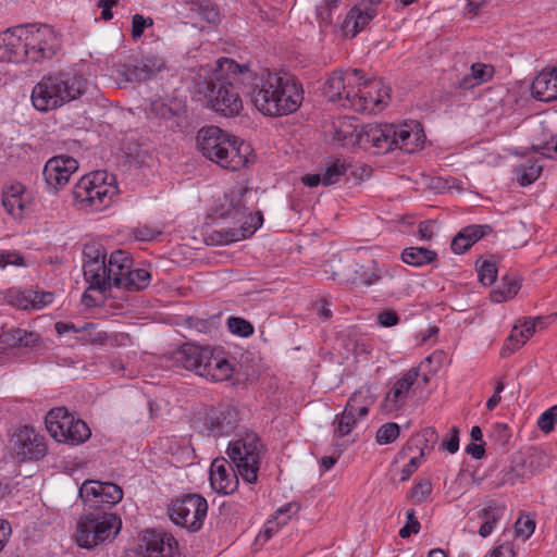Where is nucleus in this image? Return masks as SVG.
<instances>
[{
  "mask_svg": "<svg viewBox=\"0 0 557 557\" xmlns=\"http://www.w3.org/2000/svg\"><path fill=\"white\" fill-rule=\"evenodd\" d=\"M139 552L145 557H177L178 544L172 534L148 529L139 535Z\"/></svg>",
  "mask_w": 557,
  "mask_h": 557,
  "instance_id": "obj_17",
  "label": "nucleus"
},
{
  "mask_svg": "<svg viewBox=\"0 0 557 557\" xmlns=\"http://www.w3.org/2000/svg\"><path fill=\"white\" fill-rule=\"evenodd\" d=\"M122 521L104 507L88 509L77 522L76 543L90 549L106 541H112L120 532Z\"/></svg>",
  "mask_w": 557,
  "mask_h": 557,
  "instance_id": "obj_7",
  "label": "nucleus"
},
{
  "mask_svg": "<svg viewBox=\"0 0 557 557\" xmlns=\"http://www.w3.org/2000/svg\"><path fill=\"white\" fill-rule=\"evenodd\" d=\"M9 264L16 265V267H24L25 265L24 257L21 256L16 251L1 252L0 253V268L3 269Z\"/></svg>",
  "mask_w": 557,
  "mask_h": 557,
  "instance_id": "obj_56",
  "label": "nucleus"
},
{
  "mask_svg": "<svg viewBox=\"0 0 557 557\" xmlns=\"http://www.w3.org/2000/svg\"><path fill=\"white\" fill-rule=\"evenodd\" d=\"M114 181V176L106 171L89 173L74 186L73 197L83 208L101 211L110 206L117 194V188L113 185Z\"/></svg>",
  "mask_w": 557,
  "mask_h": 557,
  "instance_id": "obj_8",
  "label": "nucleus"
},
{
  "mask_svg": "<svg viewBox=\"0 0 557 557\" xmlns=\"http://www.w3.org/2000/svg\"><path fill=\"white\" fill-rule=\"evenodd\" d=\"M419 372L417 369L408 370L391 388L385 396L383 408L386 411H394L401 408L408 397L409 391L417 381Z\"/></svg>",
  "mask_w": 557,
  "mask_h": 557,
  "instance_id": "obj_23",
  "label": "nucleus"
},
{
  "mask_svg": "<svg viewBox=\"0 0 557 557\" xmlns=\"http://www.w3.org/2000/svg\"><path fill=\"white\" fill-rule=\"evenodd\" d=\"M114 76L119 84L143 82L144 75L138 74L136 65H119L114 71Z\"/></svg>",
  "mask_w": 557,
  "mask_h": 557,
  "instance_id": "obj_43",
  "label": "nucleus"
},
{
  "mask_svg": "<svg viewBox=\"0 0 557 557\" xmlns=\"http://www.w3.org/2000/svg\"><path fill=\"white\" fill-rule=\"evenodd\" d=\"M451 436L442 443V447L450 454H455L459 448V430L457 426L451 428Z\"/></svg>",
  "mask_w": 557,
  "mask_h": 557,
  "instance_id": "obj_59",
  "label": "nucleus"
},
{
  "mask_svg": "<svg viewBox=\"0 0 557 557\" xmlns=\"http://www.w3.org/2000/svg\"><path fill=\"white\" fill-rule=\"evenodd\" d=\"M436 252L423 247H409L401 253L405 263L414 267H421L433 262L436 259Z\"/></svg>",
  "mask_w": 557,
  "mask_h": 557,
  "instance_id": "obj_36",
  "label": "nucleus"
},
{
  "mask_svg": "<svg viewBox=\"0 0 557 557\" xmlns=\"http://www.w3.org/2000/svg\"><path fill=\"white\" fill-rule=\"evenodd\" d=\"M490 557H515V553L510 545L502 544L494 548Z\"/></svg>",
  "mask_w": 557,
  "mask_h": 557,
  "instance_id": "obj_63",
  "label": "nucleus"
},
{
  "mask_svg": "<svg viewBox=\"0 0 557 557\" xmlns=\"http://www.w3.org/2000/svg\"><path fill=\"white\" fill-rule=\"evenodd\" d=\"M170 518L180 527L191 532L200 530L208 511L206 498L198 494H187L176 499L171 508Z\"/></svg>",
  "mask_w": 557,
  "mask_h": 557,
  "instance_id": "obj_12",
  "label": "nucleus"
},
{
  "mask_svg": "<svg viewBox=\"0 0 557 557\" xmlns=\"http://www.w3.org/2000/svg\"><path fill=\"white\" fill-rule=\"evenodd\" d=\"M358 414L349 407L345 406L343 412L337 414L334 419V434L337 437H344L348 435L356 426L358 421Z\"/></svg>",
  "mask_w": 557,
  "mask_h": 557,
  "instance_id": "obj_38",
  "label": "nucleus"
},
{
  "mask_svg": "<svg viewBox=\"0 0 557 557\" xmlns=\"http://www.w3.org/2000/svg\"><path fill=\"white\" fill-rule=\"evenodd\" d=\"M348 164L345 163L344 160L335 159L327 163L323 174H322V184L324 186H330L337 183L342 176H344L347 172Z\"/></svg>",
  "mask_w": 557,
  "mask_h": 557,
  "instance_id": "obj_42",
  "label": "nucleus"
},
{
  "mask_svg": "<svg viewBox=\"0 0 557 557\" xmlns=\"http://www.w3.org/2000/svg\"><path fill=\"white\" fill-rule=\"evenodd\" d=\"M22 36L17 30L8 28L0 33V60H22Z\"/></svg>",
  "mask_w": 557,
  "mask_h": 557,
  "instance_id": "obj_30",
  "label": "nucleus"
},
{
  "mask_svg": "<svg viewBox=\"0 0 557 557\" xmlns=\"http://www.w3.org/2000/svg\"><path fill=\"white\" fill-rule=\"evenodd\" d=\"M85 89L84 79L72 73H58L44 76L32 91V102L36 110L46 112L77 99Z\"/></svg>",
  "mask_w": 557,
  "mask_h": 557,
  "instance_id": "obj_5",
  "label": "nucleus"
},
{
  "mask_svg": "<svg viewBox=\"0 0 557 557\" xmlns=\"http://www.w3.org/2000/svg\"><path fill=\"white\" fill-rule=\"evenodd\" d=\"M478 275L483 285L491 286L497 277L496 264L492 261H484L478 270Z\"/></svg>",
  "mask_w": 557,
  "mask_h": 557,
  "instance_id": "obj_47",
  "label": "nucleus"
},
{
  "mask_svg": "<svg viewBox=\"0 0 557 557\" xmlns=\"http://www.w3.org/2000/svg\"><path fill=\"white\" fill-rule=\"evenodd\" d=\"M392 131L393 124L370 123L363 126L360 140L375 147L377 152L386 153L393 150Z\"/></svg>",
  "mask_w": 557,
  "mask_h": 557,
  "instance_id": "obj_26",
  "label": "nucleus"
},
{
  "mask_svg": "<svg viewBox=\"0 0 557 557\" xmlns=\"http://www.w3.org/2000/svg\"><path fill=\"white\" fill-rule=\"evenodd\" d=\"M151 275L146 269H132L125 276V284L121 288L128 292H139L150 284Z\"/></svg>",
  "mask_w": 557,
  "mask_h": 557,
  "instance_id": "obj_37",
  "label": "nucleus"
},
{
  "mask_svg": "<svg viewBox=\"0 0 557 557\" xmlns=\"http://www.w3.org/2000/svg\"><path fill=\"white\" fill-rule=\"evenodd\" d=\"M10 444L18 462L39 460L45 457L47 450L44 436L28 426L15 432Z\"/></svg>",
  "mask_w": 557,
  "mask_h": 557,
  "instance_id": "obj_15",
  "label": "nucleus"
},
{
  "mask_svg": "<svg viewBox=\"0 0 557 557\" xmlns=\"http://www.w3.org/2000/svg\"><path fill=\"white\" fill-rule=\"evenodd\" d=\"M78 493L88 509L104 507L107 510L111 511V508L123 498V490L121 486L111 482L95 480L85 481L79 487Z\"/></svg>",
  "mask_w": 557,
  "mask_h": 557,
  "instance_id": "obj_14",
  "label": "nucleus"
},
{
  "mask_svg": "<svg viewBox=\"0 0 557 557\" xmlns=\"http://www.w3.org/2000/svg\"><path fill=\"white\" fill-rule=\"evenodd\" d=\"M78 169L77 161L69 156L53 157L46 163L42 174L47 184L54 189L67 184L71 175Z\"/></svg>",
  "mask_w": 557,
  "mask_h": 557,
  "instance_id": "obj_20",
  "label": "nucleus"
},
{
  "mask_svg": "<svg viewBox=\"0 0 557 557\" xmlns=\"http://www.w3.org/2000/svg\"><path fill=\"white\" fill-rule=\"evenodd\" d=\"M227 325L233 334L242 337H248L253 333L252 324L239 317H231L227 320Z\"/></svg>",
  "mask_w": 557,
  "mask_h": 557,
  "instance_id": "obj_45",
  "label": "nucleus"
},
{
  "mask_svg": "<svg viewBox=\"0 0 557 557\" xmlns=\"http://www.w3.org/2000/svg\"><path fill=\"white\" fill-rule=\"evenodd\" d=\"M375 15L376 10L372 7H367L364 9L354 7L350 9L342 24V29L345 36L354 38L358 33L366 28Z\"/></svg>",
  "mask_w": 557,
  "mask_h": 557,
  "instance_id": "obj_27",
  "label": "nucleus"
},
{
  "mask_svg": "<svg viewBox=\"0 0 557 557\" xmlns=\"http://www.w3.org/2000/svg\"><path fill=\"white\" fill-rule=\"evenodd\" d=\"M45 422L50 435L59 443L79 445L91 435L86 422L70 413L64 407L51 409Z\"/></svg>",
  "mask_w": 557,
  "mask_h": 557,
  "instance_id": "obj_10",
  "label": "nucleus"
},
{
  "mask_svg": "<svg viewBox=\"0 0 557 557\" xmlns=\"http://www.w3.org/2000/svg\"><path fill=\"white\" fill-rule=\"evenodd\" d=\"M389 98V87L384 86L379 81L361 79L358 83L356 95L351 97L347 94L346 104L356 112L374 113L382 110V106L386 103L385 99Z\"/></svg>",
  "mask_w": 557,
  "mask_h": 557,
  "instance_id": "obj_13",
  "label": "nucleus"
},
{
  "mask_svg": "<svg viewBox=\"0 0 557 557\" xmlns=\"http://www.w3.org/2000/svg\"><path fill=\"white\" fill-rule=\"evenodd\" d=\"M261 447L260 438L253 432H246L228 444L227 456L246 483L257 482Z\"/></svg>",
  "mask_w": 557,
  "mask_h": 557,
  "instance_id": "obj_9",
  "label": "nucleus"
},
{
  "mask_svg": "<svg viewBox=\"0 0 557 557\" xmlns=\"http://www.w3.org/2000/svg\"><path fill=\"white\" fill-rule=\"evenodd\" d=\"M399 436V426L397 423L388 422L380 426L376 432V442L385 445L394 442Z\"/></svg>",
  "mask_w": 557,
  "mask_h": 557,
  "instance_id": "obj_44",
  "label": "nucleus"
},
{
  "mask_svg": "<svg viewBox=\"0 0 557 557\" xmlns=\"http://www.w3.org/2000/svg\"><path fill=\"white\" fill-rule=\"evenodd\" d=\"M15 30L22 36V58L32 62H39L52 58L59 48V38L47 25L17 26Z\"/></svg>",
  "mask_w": 557,
  "mask_h": 557,
  "instance_id": "obj_11",
  "label": "nucleus"
},
{
  "mask_svg": "<svg viewBox=\"0 0 557 557\" xmlns=\"http://www.w3.org/2000/svg\"><path fill=\"white\" fill-rule=\"evenodd\" d=\"M347 273L343 275V281L352 285L371 286L382 278V273L377 263L373 259L364 263L350 261L346 263Z\"/></svg>",
  "mask_w": 557,
  "mask_h": 557,
  "instance_id": "obj_22",
  "label": "nucleus"
},
{
  "mask_svg": "<svg viewBox=\"0 0 557 557\" xmlns=\"http://www.w3.org/2000/svg\"><path fill=\"white\" fill-rule=\"evenodd\" d=\"M407 523L399 530V536L403 539L409 537L411 534H417L420 531V522L416 517L413 509L407 511Z\"/></svg>",
  "mask_w": 557,
  "mask_h": 557,
  "instance_id": "obj_52",
  "label": "nucleus"
},
{
  "mask_svg": "<svg viewBox=\"0 0 557 557\" xmlns=\"http://www.w3.org/2000/svg\"><path fill=\"white\" fill-rule=\"evenodd\" d=\"M532 96L540 101L557 100V66L543 69L531 85Z\"/></svg>",
  "mask_w": 557,
  "mask_h": 557,
  "instance_id": "obj_25",
  "label": "nucleus"
},
{
  "mask_svg": "<svg viewBox=\"0 0 557 557\" xmlns=\"http://www.w3.org/2000/svg\"><path fill=\"white\" fill-rule=\"evenodd\" d=\"M525 343L527 341L523 337L519 336L518 329L517 326H515L502 348V357H508L509 355L521 348Z\"/></svg>",
  "mask_w": 557,
  "mask_h": 557,
  "instance_id": "obj_46",
  "label": "nucleus"
},
{
  "mask_svg": "<svg viewBox=\"0 0 557 557\" xmlns=\"http://www.w3.org/2000/svg\"><path fill=\"white\" fill-rule=\"evenodd\" d=\"M239 473L231 460L215 458L210 467V484L212 488L225 495L234 493L238 487Z\"/></svg>",
  "mask_w": 557,
  "mask_h": 557,
  "instance_id": "obj_19",
  "label": "nucleus"
},
{
  "mask_svg": "<svg viewBox=\"0 0 557 557\" xmlns=\"http://www.w3.org/2000/svg\"><path fill=\"white\" fill-rule=\"evenodd\" d=\"M247 188H235L226 193L215 205L213 214L222 220H230L234 226L213 230L206 240L211 245H230L252 235L262 223V215L247 213Z\"/></svg>",
  "mask_w": 557,
  "mask_h": 557,
  "instance_id": "obj_3",
  "label": "nucleus"
},
{
  "mask_svg": "<svg viewBox=\"0 0 557 557\" xmlns=\"http://www.w3.org/2000/svg\"><path fill=\"white\" fill-rule=\"evenodd\" d=\"M3 342L9 344L10 346H18L22 347L23 336H25V330L23 329H13L5 333H3Z\"/></svg>",
  "mask_w": 557,
  "mask_h": 557,
  "instance_id": "obj_57",
  "label": "nucleus"
},
{
  "mask_svg": "<svg viewBox=\"0 0 557 557\" xmlns=\"http://www.w3.org/2000/svg\"><path fill=\"white\" fill-rule=\"evenodd\" d=\"M542 165L537 160L528 159L517 169L518 182L521 186H528L535 182L542 173Z\"/></svg>",
  "mask_w": 557,
  "mask_h": 557,
  "instance_id": "obj_41",
  "label": "nucleus"
},
{
  "mask_svg": "<svg viewBox=\"0 0 557 557\" xmlns=\"http://www.w3.org/2000/svg\"><path fill=\"white\" fill-rule=\"evenodd\" d=\"M418 234L421 239L430 240L433 237V228L431 221H423L419 224Z\"/></svg>",
  "mask_w": 557,
  "mask_h": 557,
  "instance_id": "obj_62",
  "label": "nucleus"
},
{
  "mask_svg": "<svg viewBox=\"0 0 557 557\" xmlns=\"http://www.w3.org/2000/svg\"><path fill=\"white\" fill-rule=\"evenodd\" d=\"M521 284L519 280L513 276L505 275L502 278V285L493 289L490 298L493 302H503L512 299L519 292Z\"/></svg>",
  "mask_w": 557,
  "mask_h": 557,
  "instance_id": "obj_35",
  "label": "nucleus"
},
{
  "mask_svg": "<svg viewBox=\"0 0 557 557\" xmlns=\"http://www.w3.org/2000/svg\"><path fill=\"white\" fill-rule=\"evenodd\" d=\"M467 454L471 455L474 459H481L484 454L485 449L482 444L476 443H470L466 446Z\"/></svg>",
  "mask_w": 557,
  "mask_h": 557,
  "instance_id": "obj_64",
  "label": "nucleus"
},
{
  "mask_svg": "<svg viewBox=\"0 0 557 557\" xmlns=\"http://www.w3.org/2000/svg\"><path fill=\"white\" fill-rule=\"evenodd\" d=\"M398 321V314L393 310H384L377 314L379 324L385 327L394 326Z\"/></svg>",
  "mask_w": 557,
  "mask_h": 557,
  "instance_id": "obj_58",
  "label": "nucleus"
},
{
  "mask_svg": "<svg viewBox=\"0 0 557 557\" xmlns=\"http://www.w3.org/2000/svg\"><path fill=\"white\" fill-rule=\"evenodd\" d=\"M516 535L529 539L535 530V521L531 518H519L515 524Z\"/></svg>",
  "mask_w": 557,
  "mask_h": 557,
  "instance_id": "obj_54",
  "label": "nucleus"
},
{
  "mask_svg": "<svg viewBox=\"0 0 557 557\" xmlns=\"http://www.w3.org/2000/svg\"><path fill=\"white\" fill-rule=\"evenodd\" d=\"M133 265V259L128 252L124 250H115L110 255L107 263L108 289L112 286L121 288L125 284V276Z\"/></svg>",
  "mask_w": 557,
  "mask_h": 557,
  "instance_id": "obj_24",
  "label": "nucleus"
},
{
  "mask_svg": "<svg viewBox=\"0 0 557 557\" xmlns=\"http://www.w3.org/2000/svg\"><path fill=\"white\" fill-rule=\"evenodd\" d=\"M363 79L362 71L358 69L350 70L346 73L343 71L333 72L323 85L324 96L332 102H341L345 108H349L346 102L347 94L351 97L356 95L352 84L358 85Z\"/></svg>",
  "mask_w": 557,
  "mask_h": 557,
  "instance_id": "obj_16",
  "label": "nucleus"
},
{
  "mask_svg": "<svg viewBox=\"0 0 557 557\" xmlns=\"http://www.w3.org/2000/svg\"><path fill=\"white\" fill-rule=\"evenodd\" d=\"M376 401V395L369 385L355 391L347 400L346 406L357 412L358 418H364L370 407Z\"/></svg>",
  "mask_w": 557,
  "mask_h": 557,
  "instance_id": "obj_33",
  "label": "nucleus"
},
{
  "mask_svg": "<svg viewBox=\"0 0 557 557\" xmlns=\"http://www.w3.org/2000/svg\"><path fill=\"white\" fill-rule=\"evenodd\" d=\"M555 423H557V405L550 407L540 416L537 426L544 433H549L553 431Z\"/></svg>",
  "mask_w": 557,
  "mask_h": 557,
  "instance_id": "obj_49",
  "label": "nucleus"
},
{
  "mask_svg": "<svg viewBox=\"0 0 557 557\" xmlns=\"http://www.w3.org/2000/svg\"><path fill=\"white\" fill-rule=\"evenodd\" d=\"M174 361L184 369L214 382L226 381L233 375L230 361L208 346L183 344L173 355Z\"/></svg>",
  "mask_w": 557,
  "mask_h": 557,
  "instance_id": "obj_6",
  "label": "nucleus"
},
{
  "mask_svg": "<svg viewBox=\"0 0 557 557\" xmlns=\"http://www.w3.org/2000/svg\"><path fill=\"white\" fill-rule=\"evenodd\" d=\"M504 511L505 507L497 504L495 500L490 502L486 507L480 510L479 518L484 520L479 529V534L482 537H487L493 532L495 524L503 517Z\"/></svg>",
  "mask_w": 557,
  "mask_h": 557,
  "instance_id": "obj_34",
  "label": "nucleus"
},
{
  "mask_svg": "<svg viewBox=\"0 0 557 557\" xmlns=\"http://www.w3.org/2000/svg\"><path fill=\"white\" fill-rule=\"evenodd\" d=\"M531 148L543 157L553 158L554 154H557V137L552 136L549 140L534 143Z\"/></svg>",
  "mask_w": 557,
  "mask_h": 557,
  "instance_id": "obj_50",
  "label": "nucleus"
},
{
  "mask_svg": "<svg viewBox=\"0 0 557 557\" xmlns=\"http://www.w3.org/2000/svg\"><path fill=\"white\" fill-rule=\"evenodd\" d=\"M119 0H99L98 7L102 9L101 18L109 21L113 17L111 9L117 4Z\"/></svg>",
  "mask_w": 557,
  "mask_h": 557,
  "instance_id": "obj_61",
  "label": "nucleus"
},
{
  "mask_svg": "<svg viewBox=\"0 0 557 557\" xmlns=\"http://www.w3.org/2000/svg\"><path fill=\"white\" fill-rule=\"evenodd\" d=\"M153 21L151 17H144L140 14H135L132 17V36L134 39H138L143 36L145 28L152 26Z\"/></svg>",
  "mask_w": 557,
  "mask_h": 557,
  "instance_id": "obj_53",
  "label": "nucleus"
},
{
  "mask_svg": "<svg viewBox=\"0 0 557 557\" xmlns=\"http://www.w3.org/2000/svg\"><path fill=\"white\" fill-rule=\"evenodd\" d=\"M492 231V226L487 224L466 226L453 238L451 250L455 253H463L482 237L491 234Z\"/></svg>",
  "mask_w": 557,
  "mask_h": 557,
  "instance_id": "obj_28",
  "label": "nucleus"
},
{
  "mask_svg": "<svg viewBox=\"0 0 557 557\" xmlns=\"http://www.w3.org/2000/svg\"><path fill=\"white\" fill-rule=\"evenodd\" d=\"M84 261L106 260L107 253L103 246L97 243H88L83 249Z\"/></svg>",
  "mask_w": 557,
  "mask_h": 557,
  "instance_id": "obj_51",
  "label": "nucleus"
},
{
  "mask_svg": "<svg viewBox=\"0 0 557 557\" xmlns=\"http://www.w3.org/2000/svg\"><path fill=\"white\" fill-rule=\"evenodd\" d=\"M243 79L250 78L251 74L246 66L235 61L222 58L206 75L200 92L203 94L209 107L223 116H236L243 110V101L236 85Z\"/></svg>",
  "mask_w": 557,
  "mask_h": 557,
  "instance_id": "obj_1",
  "label": "nucleus"
},
{
  "mask_svg": "<svg viewBox=\"0 0 557 557\" xmlns=\"http://www.w3.org/2000/svg\"><path fill=\"white\" fill-rule=\"evenodd\" d=\"M197 146L206 159L226 170L237 171L248 162L250 146L218 126L200 128Z\"/></svg>",
  "mask_w": 557,
  "mask_h": 557,
  "instance_id": "obj_4",
  "label": "nucleus"
},
{
  "mask_svg": "<svg viewBox=\"0 0 557 557\" xmlns=\"http://www.w3.org/2000/svg\"><path fill=\"white\" fill-rule=\"evenodd\" d=\"M236 412L233 408L226 407H210L206 411L203 418V425L209 435L223 436L232 432L236 424Z\"/></svg>",
  "mask_w": 557,
  "mask_h": 557,
  "instance_id": "obj_21",
  "label": "nucleus"
},
{
  "mask_svg": "<svg viewBox=\"0 0 557 557\" xmlns=\"http://www.w3.org/2000/svg\"><path fill=\"white\" fill-rule=\"evenodd\" d=\"M299 510V505L296 503H288L275 512V516L268 520L263 527V530L257 536L258 542H267L276 533L282 525H285L289 520L290 516L286 517V513H296Z\"/></svg>",
  "mask_w": 557,
  "mask_h": 557,
  "instance_id": "obj_31",
  "label": "nucleus"
},
{
  "mask_svg": "<svg viewBox=\"0 0 557 557\" xmlns=\"http://www.w3.org/2000/svg\"><path fill=\"white\" fill-rule=\"evenodd\" d=\"M431 482L429 480H422L412 487L410 496L414 502L421 503L425 497H428L431 494Z\"/></svg>",
  "mask_w": 557,
  "mask_h": 557,
  "instance_id": "obj_55",
  "label": "nucleus"
},
{
  "mask_svg": "<svg viewBox=\"0 0 557 557\" xmlns=\"http://www.w3.org/2000/svg\"><path fill=\"white\" fill-rule=\"evenodd\" d=\"M531 474L532 471L527 467V460L523 457H519L518 459H515L509 469L504 472L502 483L513 485L519 480L524 479Z\"/></svg>",
  "mask_w": 557,
  "mask_h": 557,
  "instance_id": "obj_39",
  "label": "nucleus"
},
{
  "mask_svg": "<svg viewBox=\"0 0 557 557\" xmlns=\"http://www.w3.org/2000/svg\"><path fill=\"white\" fill-rule=\"evenodd\" d=\"M138 74L144 75L143 81L166 69L164 60L157 55H145L137 64Z\"/></svg>",
  "mask_w": 557,
  "mask_h": 557,
  "instance_id": "obj_40",
  "label": "nucleus"
},
{
  "mask_svg": "<svg viewBox=\"0 0 557 557\" xmlns=\"http://www.w3.org/2000/svg\"><path fill=\"white\" fill-rule=\"evenodd\" d=\"M83 270L85 281L89 283L88 289H96L99 292L108 290V282L106 280V260L84 261Z\"/></svg>",
  "mask_w": 557,
  "mask_h": 557,
  "instance_id": "obj_32",
  "label": "nucleus"
},
{
  "mask_svg": "<svg viewBox=\"0 0 557 557\" xmlns=\"http://www.w3.org/2000/svg\"><path fill=\"white\" fill-rule=\"evenodd\" d=\"M339 1L341 0H324V2L318 7L317 13L321 22H330V13H327V16H324V11H333L338 7Z\"/></svg>",
  "mask_w": 557,
  "mask_h": 557,
  "instance_id": "obj_60",
  "label": "nucleus"
},
{
  "mask_svg": "<svg viewBox=\"0 0 557 557\" xmlns=\"http://www.w3.org/2000/svg\"><path fill=\"white\" fill-rule=\"evenodd\" d=\"M27 205L25 187L21 183L7 186L2 191V206L13 218H22Z\"/></svg>",
  "mask_w": 557,
  "mask_h": 557,
  "instance_id": "obj_29",
  "label": "nucleus"
},
{
  "mask_svg": "<svg viewBox=\"0 0 557 557\" xmlns=\"http://www.w3.org/2000/svg\"><path fill=\"white\" fill-rule=\"evenodd\" d=\"M301 85L267 70L251 77V100L264 115L282 116L295 112L304 99Z\"/></svg>",
  "mask_w": 557,
  "mask_h": 557,
  "instance_id": "obj_2",
  "label": "nucleus"
},
{
  "mask_svg": "<svg viewBox=\"0 0 557 557\" xmlns=\"http://www.w3.org/2000/svg\"><path fill=\"white\" fill-rule=\"evenodd\" d=\"M393 150L399 149L412 153L422 148L425 141V134L418 121H408L399 125L393 124L392 131Z\"/></svg>",
  "mask_w": 557,
  "mask_h": 557,
  "instance_id": "obj_18",
  "label": "nucleus"
},
{
  "mask_svg": "<svg viewBox=\"0 0 557 557\" xmlns=\"http://www.w3.org/2000/svg\"><path fill=\"white\" fill-rule=\"evenodd\" d=\"M470 73L476 84L481 85L493 77L494 67L483 63H474L471 65Z\"/></svg>",
  "mask_w": 557,
  "mask_h": 557,
  "instance_id": "obj_48",
  "label": "nucleus"
}]
</instances>
